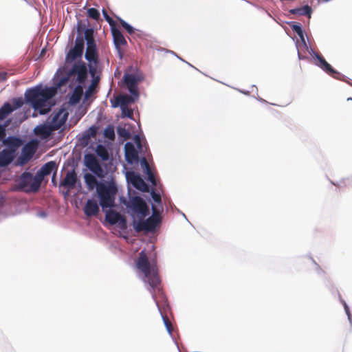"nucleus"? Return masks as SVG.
Returning a JSON list of instances; mask_svg holds the SVG:
<instances>
[{
    "label": "nucleus",
    "instance_id": "26",
    "mask_svg": "<svg viewBox=\"0 0 352 352\" xmlns=\"http://www.w3.org/2000/svg\"><path fill=\"white\" fill-rule=\"evenodd\" d=\"M85 58L89 63H98V54L96 47H91L87 48L85 52Z\"/></svg>",
    "mask_w": 352,
    "mask_h": 352
},
{
    "label": "nucleus",
    "instance_id": "53",
    "mask_svg": "<svg viewBox=\"0 0 352 352\" xmlns=\"http://www.w3.org/2000/svg\"><path fill=\"white\" fill-rule=\"evenodd\" d=\"M39 133L45 134V129L44 128L41 129V131H40Z\"/></svg>",
    "mask_w": 352,
    "mask_h": 352
},
{
    "label": "nucleus",
    "instance_id": "19",
    "mask_svg": "<svg viewBox=\"0 0 352 352\" xmlns=\"http://www.w3.org/2000/svg\"><path fill=\"white\" fill-rule=\"evenodd\" d=\"M77 175L74 169L67 172L66 175L60 183L61 186H65L69 189L74 188L77 182Z\"/></svg>",
    "mask_w": 352,
    "mask_h": 352
},
{
    "label": "nucleus",
    "instance_id": "3",
    "mask_svg": "<svg viewBox=\"0 0 352 352\" xmlns=\"http://www.w3.org/2000/svg\"><path fill=\"white\" fill-rule=\"evenodd\" d=\"M99 203L102 209L112 208L115 206L116 195L118 188L114 182L108 184H100L97 188Z\"/></svg>",
    "mask_w": 352,
    "mask_h": 352
},
{
    "label": "nucleus",
    "instance_id": "17",
    "mask_svg": "<svg viewBox=\"0 0 352 352\" xmlns=\"http://www.w3.org/2000/svg\"><path fill=\"white\" fill-rule=\"evenodd\" d=\"M16 153L13 150L6 148L0 151V167H5L9 165L15 158Z\"/></svg>",
    "mask_w": 352,
    "mask_h": 352
},
{
    "label": "nucleus",
    "instance_id": "31",
    "mask_svg": "<svg viewBox=\"0 0 352 352\" xmlns=\"http://www.w3.org/2000/svg\"><path fill=\"white\" fill-rule=\"evenodd\" d=\"M291 28L294 32H296L298 34V36L300 38L301 41L306 45L303 31L301 28V25L298 23H295L291 25Z\"/></svg>",
    "mask_w": 352,
    "mask_h": 352
},
{
    "label": "nucleus",
    "instance_id": "40",
    "mask_svg": "<svg viewBox=\"0 0 352 352\" xmlns=\"http://www.w3.org/2000/svg\"><path fill=\"white\" fill-rule=\"evenodd\" d=\"M146 173L148 175V179L151 182L153 185H156V180L154 176V174L152 173L151 170H146Z\"/></svg>",
    "mask_w": 352,
    "mask_h": 352
},
{
    "label": "nucleus",
    "instance_id": "37",
    "mask_svg": "<svg viewBox=\"0 0 352 352\" xmlns=\"http://www.w3.org/2000/svg\"><path fill=\"white\" fill-rule=\"evenodd\" d=\"M162 319H163L164 325H165L168 332L169 333H171L173 330V325H172L170 320L166 316H164L162 314Z\"/></svg>",
    "mask_w": 352,
    "mask_h": 352
},
{
    "label": "nucleus",
    "instance_id": "22",
    "mask_svg": "<svg viewBox=\"0 0 352 352\" xmlns=\"http://www.w3.org/2000/svg\"><path fill=\"white\" fill-rule=\"evenodd\" d=\"M289 13L299 16L305 15L310 19L312 13V9L309 6L306 5L300 8L291 9L289 10Z\"/></svg>",
    "mask_w": 352,
    "mask_h": 352
},
{
    "label": "nucleus",
    "instance_id": "20",
    "mask_svg": "<svg viewBox=\"0 0 352 352\" xmlns=\"http://www.w3.org/2000/svg\"><path fill=\"white\" fill-rule=\"evenodd\" d=\"M125 149V157L126 160L129 163H133V162L138 161V153L136 151L134 145L131 142L126 143L124 146Z\"/></svg>",
    "mask_w": 352,
    "mask_h": 352
},
{
    "label": "nucleus",
    "instance_id": "16",
    "mask_svg": "<svg viewBox=\"0 0 352 352\" xmlns=\"http://www.w3.org/2000/svg\"><path fill=\"white\" fill-rule=\"evenodd\" d=\"M128 179L135 188L142 192L148 191V186L139 175L131 173L128 175Z\"/></svg>",
    "mask_w": 352,
    "mask_h": 352
},
{
    "label": "nucleus",
    "instance_id": "42",
    "mask_svg": "<svg viewBox=\"0 0 352 352\" xmlns=\"http://www.w3.org/2000/svg\"><path fill=\"white\" fill-rule=\"evenodd\" d=\"M152 210H153V214L152 215H155V217H156L157 219H162V217L160 216V213L159 210L156 208L155 206H152Z\"/></svg>",
    "mask_w": 352,
    "mask_h": 352
},
{
    "label": "nucleus",
    "instance_id": "33",
    "mask_svg": "<svg viewBox=\"0 0 352 352\" xmlns=\"http://www.w3.org/2000/svg\"><path fill=\"white\" fill-rule=\"evenodd\" d=\"M87 16L88 17L97 21L100 19V14L97 9L91 8H89L87 10Z\"/></svg>",
    "mask_w": 352,
    "mask_h": 352
},
{
    "label": "nucleus",
    "instance_id": "35",
    "mask_svg": "<svg viewBox=\"0 0 352 352\" xmlns=\"http://www.w3.org/2000/svg\"><path fill=\"white\" fill-rule=\"evenodd\" d=\"M10 121H7L5 124H0V142L3 141L6 137V127L10 124Z\"/></svg>",
    "mask_w": 352,
    "mask_h": 352
},
{
    "label": "nucleus",
    "instance_id": "54",
    "mask_svg": "<svg viewBox=\"0 0 352 352\" xmlns=\"http://www.w3.org/2000/svg\"><path fill=\"white\" fill-rule=\"evenodd\" d=\"M298 57H299L300 59L302 58L301 55L300 54V53H298Z\"/></svg>",
    "mask_w": 352,
    "mask_h": 352
},
{
    "label": "nucleus",
    "instance_id": "11",
    "mask_svg": "<svg viewBox=\"0 0 352 352\" xmlns=\"http://www.w3.org/2000/svg\"><path fill=\"white\" fill-rule=\"evenodd\" d=\"M133 102L134 100L132 96L129 95H120L112 102V107H117L120 106L123 113H124L125 111H127L128 116L131 117L133 113L131 110L128 109V106Z\"/></svg>",
    "mask_w": 352,
    "mask_h": 352
},
{
    "label": "nucleus",
    "instance_id": "45",
    "mask_svg": "<svg viewBox=\"0 0 352 352\" xmlns=\"http://www.w3.org/2000/svg\"><path fill=\"white\" fill-rule=\"evenodd\" d=\"M96 47L95 39L87 42V48Z\"/></svg>",
    "mask_w": 352,
    "mask_h": 352
},
{
    "label": "nucleus",
    "instance_id": "24",
    "mask_svg": "<svg viewBox=\"0 0 352 352\" xmlns=\"http://www.w3.org/2000/svg\"><path fill=\"white\" fill-rule=\"evenodd\" d=\"M77 32H78V35L75 40V44H74V48L76 50H78L80 52H81L82 53H83L85 43H84V38H83L82 34L81 27L80 25L78 26Z\"/></svg>",
    "mask_w": 352,
    "mask_h": 352
},
{
    "label": "nucleus",
    "instance_id": "44",
    "mask_svg": "<svg viewBox=\"0 0 352 352\" xmlns=\"http://www.w3.org/2000/svg\"><path fill=\"white\" fill-rule=\"evenodd\" d=\"M141 164L144 166V168H146V170L151 169L148 163L147 162L146 160L144 157H143L142 159Z\"/></svg>",
    "mask_w": 352,
    "mask_h": 352
},
{
    "label": "nucleus",
    "instance_id": "21",
    "mask_svg": "<svg viewBox=\"0 0 352 352\" xmlns=\"http://www.w3.org/2000/svg\"><path fill=\"white\" fill-rule=\"evenodd\" d=\"M84 212L87 217L97 215L99 212V207L96 201L88 199L84 208Z\"/></svg>",
    "mask_w": 352,
    "mask_h": 352
},
{
    "label": "nucleus",
    "instance_id": "43",
    "mask_svg": "<svg viewBox=\"0 0 352 352\" xmlns=\"http://www.w3.org/2000/svg\"><path fill=\"white\" fill-rule=\"evenodd\" d=\"M109 25L111 26V32H113V29H118L116 26V23L115 21H113V19L111 17L110 19H108V21H107Z\"/></svg>",
    "mask_w": 352,
    "mask_h": 352
},
{
    "label": "nucleus",
    "instance_id": "30",
    "mask_svg": "<svg viewBox=\"0 0 352 352\" xmlns=\"http://www.w3.org/2000/svg\"><path fill=\"white\" fill-rule=\"evenodd\" d=\"M98 82H99V78L96 77L93 80L91 85L88 87L87 89L85 91V98L86 100L89 99L91 97V96L94 93Z\"/></svg>",
    "mask_w": 352,
    "mask_h": 352
},
{
    "label": "nucleus",
    "instance_id": "38",
    "mask_svg": "<svg viewBox=\"0 0 352 352\" xmlns=\"http://www.w3.org/2000/svg\"><path fill=\"white\" fill-rule=\"evenodd\" d=\"M85 39L86 40L87 42L88 41H92L94 39L93 28H87L85 30Z\"/></svg>",
    "mask_w": 352,
    "mask_h": 352
},
{
    "label": "nucleus",
    "instance_id": "15",
    "mask_svg": "<svg viewBox=\"0 0 352 352\" xmlns=\"http://www.w3.org/2000/svg\"><path fill=\"white\" fill-rule=\"evenodd\" d=\"M124 85L127 87L129 92L135 96H138V80L133 74H125L123 77Z\"/></svg>",
    "mask_w": 352,
    "mask_h": 352
},
{
    "label": "nucleus",
    "instance_id": "23",
    "mask_svg": "<svg viewBox=\"0 0 352 352\" xmlns=\"http://www.w3.org/2000/svg\"><path fill=\"white\" fill-rule=\"evenodd\" d=\"M85 184L89 190H94L95 188H98L99 183L94 175L91 173H85L84 175Z\"/></svg>",
    "mask_w": 352,
    "mask_h": 352
},
{
    "label": "nucleus",
    "instance_id": "29",
    "mask_svg": "<svg viewBox=\"0 0 352 352\" xmlns=\"http://www.w3.org/2000/svg\"><path fill=\"white\" fill-rule=\"evenodd\" d=\"M83 94V88L82 86L79 85H77L73 92L72 100L73 102H78L81 99V97Z\"/></svg>",
    "mask_w": 352,
    "mask_h": 352
},
{
    "label": "nucleus",
    "instance_id": "1",
    "mask_svg": "<svg viewBox=\"0 0 352 352\" xmlns=\"http://www.w3.org/2000/svg\"><path fill=\"white\" fill-rule=\"evenodd\" d=\"M136 267L143 274V281L149 286L148 288L151 293L153 300L158 306L156 300V292L159 294H163L161 280L158 274V267L156 262L153 261L151 263L148 261V256L145 251L142 250L139 253L138 258L135 263Z\"/></svg>",
    "mask_w": 352,
    "mask_h": 352
},
{
    "label": "nucleus",
    "instance_id": "46",
    "mask_svg": "<svg viewBox=\"0 0 352 352\" xmlns=\"http://www.w3.org/2000/svg\"><path fill=\"white\" fill-rule=\"evenodd\" d=\"M23 152L24 153V154H26V153L28 154L29 155V158H30L32 157V154L34 153V151H28L27 146H25L23 148Z\"/></svg>",
    "mask_w": 352,
    "mask_h": 352
},
{
    "label": "nucleus",
    "instance_id": "12",
    "mask_svg": "<svg viewBox=\"0 0 352 352\" xmlns=\"http://www.w3.org/2000/svg\"><path fill=\"white\" fill-rule=\"evenodd\" d=\"M58 166L54 161H50L45 163L40 170L36 173V177L37 180L39 182L40 184L43 180L44 179L45 176L49 175L52 172H57Z\"/></svg>",
    "mask_w": 352,
    "mask_h": 352
},
{
    "label": "nucleus",
    "instance_id": "8",
    "mask_svg": "<svg viewBox=\"0 0 352 352\" xmlns=\"http://www.w3.org/2000/svg\"><path fill=\"white\" fill-rule=\"evenodd\" d=\"M69 74L76 75V80L79 83L83 84L87 78V68L85 63L82 60H78L75 63Z\"/></svg>",
    "mask_w": 352,
    "mask_h": 352
},
{
    "label": "nucleus",
    "instance_id": "41",
    "mask_svg": "<svg viewBox=\"0 0 352 352\" xmlns=\"http://www.w3.org/2000/svg\"><path fill=\"white\" fill-rule=\"evenodd\" d=\"M151 197L155 202L158 203V204L161 203L162 199H161V196L160 194H157V193L155 192L154 191H153L151 192Z\"/></svg>",
    "mask_w": 352,
    "mask_h": 352
},
{
    "label": "nucleus",
    "instance_id": "2",
    "mask_svg": "<svg viewBox=\"0 0 352 352\" xmlns=\"http://www.w3.org/2000/svg\"><path fill=\"white\" fill-rule=\"evenodd\" d=\"M57 93L54 87L43 88L41 85L29 89L25 93L27 102L30 103L35 111L40 114L47 113L51 109L49 100L52 98Z\"/></svg>",
    "mask_w": 352,
    "mask_h": 352
},
{
    "label": "nucleus",
    "instance_id": "48",
    "mask_svg": "<svg viewBox=\"0 0 352 352\" xmlns=\"http://www.w3.org/2000/svg\"><path fill=\"white\" fill-rule=\"evenodd\" d=\"M102 14L106 21H108V19L111 18V16L108 14L107 10L104 9L102 10Z\"/></svg>",
    "mask_w": 352,
    "mask_h": 352
},
{
    "label": "nucleus",
    "instance_id": "27",
    "mask_svg": "<svg viewBox=\"0 0 352 352\" xmlns=\"http://www.w3.org/2000/svg\"><path fill=\"white\" fill-rule=\"evenodd\" d=\"M14 111V108L9 102H5L0 108V120L6 118Z\"/></svg>",
    "mask_w": 352,
    "mask_h": 352
},
{
    "label": "nucleus",
    "instance_id": "18",
    "mask_svg": "<svg viewBox=\"0 0 352 352\" xmlns=\"http://www.w3.org/2000/svg\"><path fill=\"white\" fill-rule=\"evenodd\" d=\"M3 144L8 146L6 149L13 150L14 153H16V150L23 144V141L18 137L9 136L5 138Z\"/></svg>",
    "mask_w": 352,
    "mask_h": 352
},
{
    "label": "nucleus",
    "instance_id": "32",
    "mask_svg": "<svg viewBox=\"0 0 352 352\" xmlns=\"http://www.w3.org/2000/svg\"><path fill=\"white\" fill-rule=\"evenodd\" d=\"M118 134L120 137L123 138L125 140L131 138L130 132L124 127L119 126L117 129Z\"/></svg>",
    "mask_w": 352,
    "mask_h": 352
},
{
    "label": "nucleus",
    "instance_id": "13",
    "mask_svg": "<svg viewBox=\"0 0 352 352\" xmlns=\"http://www.w3.org/2000/svg\"><path fill=\"white\" fill-rule=\"evenodd\" d=\"M113 43L116 47V49L118 51L119 56L122 58L124 52L122 50V47H125L127 45V42L124 37L122 32L118 29H113V32H111Z\"/></svg>",
    "mask_w": 352,
    "mask_h": 352
},
{
    "label": "nucleus",
    "instance_id": "5",
    "mask_svg": "<svg viewBox=\"0 0 352 352\" xmlns=\"http://www.w3.org/2000/svg\"><path fill=\"white\" fill-rule=\"evenodd\" d=\"M161 219H157L155 215H152L146 220H133V226L137 232L142 231L150 232L155 231V228L161 223Z\"/></svg>",
    "mask_w": 352,
    "mask_h": 352
},
{
    "label": "nucleus",
    "instance_id": "10",
    "mask_svg": "<svg viewBox=\"0 0 352 352\" xmlns=\"http://www.w3.org/2000/svg\"><path fill=\"white\" fill-rule=\"evenodd\" d=\"M86 166L99 177H103V170L96 156L93 154H87L85 156Z\"/></svg>",
    "mask_w": 352,
    "mask_h": 352
},
{
    "label": "nucleus",
    "instance_id": "6",
    "mask_svg": "<svg viewBox=\"0 0 352 352\" xmlns=\"http://www.w3.org/2000/svg\"><path fill=\"white\" fill-rule=\"evenodd\" d=\"M127 207L130 208L133 213L144 218L148 215L149 210L145 201L139 196L131 197Z\"/></svg>",
    "mask_w": 352,
    "mask_h": 352
},
{
    "label": "nucleus",
    "instance_id": "9",
    "mask_svg": "<svg viewBox=\"0 0 352 352\" xmlns=\"http://www.w3.org/2000/svg\"><path fill=\"white\" fill-rule=\"evenodd\" d=\"M67 119V113L65 112L63 109L53 113L49 118L51 129H59L65 123Z\"/></svg>",
    "mask_w": 352,
    "mask_h": 352
},
{
    "label": "nucleus",
    "instance_id": "7",
    "mask_svg": "<svg viewBox=\"0 0 352 352\" xmlns=\"http://www.w3.org/2000/svg\"><path fill=\"white\" fill-rule=\"evenodd\" d=\"M314 58L316 60V65L321 68L323 71H324L327 74L331 76V77L341 80L343 75L340 72L335 70L331 65L328 63L324 58L318 53L314 54Z\"/></svg>",
    "mask_w": 352,
    "mask_h": 352
},
{
    "label": "nucleus",
    "instance_id": "52",
    "mask_svg": "<svg viewBox=\"0 0 352 352\" xmlns=\"http://www.w3.org/2000/svg\"><path fill=\"white\" fill-rule=\"evenodd\" d=\"M56 172H54V174H53V176H52V182L54 184H55V177H56Z\"/></svg>",
    "mask_w": 352,
    "mask_h": 352
},
{
    "label": "nucleus",
    "instance_id": "50",
    "mask_svg": "<svg viewBox=\"0 0 352 352\" xmlns=\"http://www.w3.org/2000/svg\"><path fill=\"white\" fill-rule=\"evenodd\" d=\"M95 72H96V69L95 68L92 67H90V73L92 76H94L95 74Z\"/></svg>",
    "mask_w": 352,
    "mask_h": 352
},
{
    "label": "nucleus",
    "instance_id": "28",
    "mask_svg": "<svg viewBox=\"0 0 352 352\" xmlns=\"http://www.w3.org/2000/svg\"><path fill=\"white\" fill-rule=\"evenodd\" d=\"M96 153L103 161H107L109 160V153L105 146L103 145H98L96 148Z\"/></svg>",
    "mask_w": 352,
    "mask_h": 352
},
{
    "label": "nucleus",
    "instance_id": "4",
    "mask_svg": "<svg viewBox=\"0 0 352 352\" xmlns=\"http://www.w3.org/2000/svg\"><path fill=\"white\" fill-rule=\"evenodd\" d=\"M41 184L36 175L29 172L23 173L16 180V189L27 193L36 192L39 190Z\"/></svg>",
    "mask_w": 352,
    "mask_h": 352
},
{
    "label": "nucleus",
    "instance_id": "14",
    "mask_svg": "<svg viewBox=\"0 0 352 352\" xmlns=\"http://www.w3.org/2000/svg\"><path fill=\"white\" fill-rule=\"evenodd\" d=\"M105 219L111 225L119 223L121 228L126 226L125 219L118 212L115 210H109L106 212Z\"/></svg>",
    "mask_w": 352,
    "mask_h": 352
},
{
    "label": "nucleus",
    "instance_id": "36",
    "mask_svg": "<svg viewBox=\"0 0 352 352\" xmlns=\"http://www.w3.org/2000/svg\"><path fill=\"white\" fill-rule=\"evenodd\" d=\"M119 22L129 34H132L134 32L133 28L128 24L125 21L119 18Z\"/></svg>",
    "mask_w": 352,
    "mask_h": 352
},
{
    "label": "nucleus",
    "instance_id": "34",
    "mask_svg": "<svg viewBox=\"0 0 352 352\" xmlns=\"http://www.w3.org/2000/svg\"><path fill=\"white\" fill-rule=\"evenodd\" d=\"M104 135L111 140H113L115 138V132L114 129L112 126L107 127L104 131Z\"/></svg>",
    "mask_w": 352,
    "mask_h": 352
},
{
    "label": "nucleus",
    "instance_id": "49",
    "mask_svg": "<svg viewBox=\"0 0 352 352\" xmlns=\"http://www.w3.org/2000/svg\"><path fill=\"white\" fill-rule=\"evenodd\" d=\"M89 131H91V135L94 136L96 135V128H94V126H91L89 128Z\"/></svg>",
    "mask_w": 352,
    "mask_h": 352
},
{
    "label": "nucleus",
    "instance_id": "39",
    "mask_svg": "<svg viewBox=\"0 0 352 352\" xmlns=\"http://www.w3.org/2000/svg\"><path fill=\"white\" fill-rule=\"evenodd\" d=\"M14 106L12 108H14V110L17 108H20L23 104V100L22 98H14L12 100Z\"/></svg>",
    "mask_w": 352,
    "mask_h": 352
},
{
    "label": "nucleus",
    "instance_id": "47",
    "mask_svg": "<svg viewBox=\"0 0 352 352\" xmlns=\"http://www.w3.org/2000/svg\"><path fill=\"white\" fill-rule=\"evenodd\" d=\"M7 79V73L6 72H0V82L5 81Z\"/></svg>",
    "mask_w": 352,
    "mask_h": 352
},
{
    "label": "nucleus",
    "instance_id": "51",
    "mask_svg": "<svg viewBox=\"0 0 352 352\" xmlns=\"http://www.w3.org/2000/svg\"><path fill=\"white\" fill-rule=\"evenodd\" d=\"M344 309H345V311L346 312V314H348V316H349V307L347 306V305L346 303H344Z\"/></svg>",
    "mask_w": 352,
    "mask_h": 352
},
{
    "label": "nucleus",
    "instance_id": "25",
    "mask_svg": "<svg viewBox=\"0 0 352 352\" xmlns=\"http://www.w3.org/2000/svg\"><path fill=\"white\" fill-rule=\"evenodd\" d=\"M82 54L83 53H82L79 50H76L74 47H72L67 52V54L66 55V58H65V61L67 63H72L76 59L81 58L82 56Z\"/></svg>",
    "mask_w": 352,
    "mask_h": 352
}]
</instances>
